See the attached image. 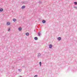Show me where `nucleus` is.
<instances>
[{
  "instance_id": "3",
  "label": "nucleus",
  "mask_w": 77,
  "mask_h": 77,
  "mask_svg": "<svg viewBox=\"0 0 77 77\" xmlns=\"http://www.w3.org/2000/svg\"><path fill=\"white\" fill-rule=\"evenodd\" d=\"M42 23H46V21L45 20H43L42 21Z\"/></svg>"
},
{
  "instance_id": "9",
  "label": "nucleus",
  "mask_w": 77,
  "mask_h": 77,
  "mask_svg": "<svg viewBox=\"0 0 77 77\" xmlns=\"http://www.w3.org/2000/svg\"><path fill=\"white\" fill-rule=\"evenodd\" d=\"M25 8H26V6H23L22 7V9H24Z\"/></svg>"
},
{
  "instance_id": "17",
  "label": "nucleus",
  "mask_w": 77,
  "mask_h": 77,
  "mask_svg": "<svg viewBox=\"0 0 77 77\" xmlns=\"http://www.w3.org/2000/svg\"><path fill=\"white\" fill-rule=\"evenodd\" d=\"M39 63L40 64V66H41V62H40Z\"/></svg>"
},
{
  "instance_id": "12",
  "label": "nucleus",
  "mask_w": 77,
  "mask_h": 77,
  "mask_svg": "<svg viewBox=\"0 0 77 77\" xmlns=\"http://www.w3.org/2000/svg\"><path fill=\"white\" fill-rule=\"evenodd\" d=\"M10 22H7V25H10Z\"/></svg>"
},
{
  "instance_id": "13",
  "label": "nucleus",
  "mask_w": 77,
  "mask_h": 77,
  "mask_svg": "<svg viewBox=\"0 0 77 77\" xmlns=\"http://www.w3.org/2000/svg\"><path fill=\"white\" fill-rule=\"evenodd\" d=\"M74 4H75V5H77V2H74Z\"/></svg>"
},
{
  "instance_id": "2",
  "label": "nucleus",
  "mask_w": 77,
  "mask_h": 77,
  "mask_svg": "<svg viewBox=\"0 0 77 77\" xmlns=\"http://www.w3.org/2000/svg\"><path fill=\"white\" fill-rule=\"evenodd\" d=\"M18 29L19 31H21L22 30V28L21 27H19Z\"/></svg>"
},
{
  "instance_id": "7",
  "label": "nucleus",
  "mask_w": 77,
  "mask_h": 77,
  "mask_svg": "<svg viewBox=\"0 0 77 77\" xmlns=\"http://www.w3.org/2000/svg\"><path fill=\"white\" fill-rule=\"evenodd\" d=\"M13 21L14 22H15V21H17V19H13Z\"/></svg>"
},
{
  "instance_id": "18",
  "label": "nucleus",
  "mask_w": 77,
  "mask_h": 77,
  "mask_svg": "<svg viewBox=\"0 0 77 77\" xmlns=\"http://www.w3.org/2000/svg\"><path fill=\"white\" fill-rule=\"evenodd\" d=\"M38 75H36L34 77H37Z\"/></svg>"
},
{
  "instance_id": "10",
  "label": "nucleus",
  "mask_w": 77,
  "mask_h": 77,
  "mask_svg": "<svg viewBox=\"0 0 77 77\" xmlns=\"http://www.w3.org/2000/svg\"><path fill=\"white\" fill-rule=\"evenodd\" d=\"M26 36H28V35H29V33L28 32H27L26 33Z\"/></svg>"
},
{
  "instance_id": "6",
  "label": "nucleus",
  "mask_w": 77,
  "mask_h": 77,
  "mask_svg": "<svg viewBox=\"0 0 77 77\" xmlns=\"http://www.w3.org/2000/svg\"><path fill=\"white\" fill-rule=\"evenodd\" d=\"M2 11H3V8H0V12H2Z\"/></svg>"
},
{
  "instance_id": "20",
  "label": "nucleus",
  "mask_w": 77,
  "mask_h": 77,
  "mask_svg": "<svg viewBox=\"0 0 77 77\" xmlns=\"http://www.w3.org/2000/svg\"><path fill=\"white\" fill-rule=\"evenodd\" d=\"M23 3H24V4H25V3H26L25 2H23Z\"/></svg>"
},
{
  "instance_id": "16",
  "label": "nucleus",
  "mask_w": 77,
  "mask_h": 77,
  "mask_svg": "<svg viewBox=\"0 0 77 77\" xmlns=\"http://www.w3.org/2000/svg\"><path fill=\"white\" fill-rule=\"evenodd\" d=\"M74 8H75V9H77V7L76 6H74Z\"/></svg>"
},
{
  "instance_id": "11",
  "label": "nucleus",
  "mask_w": 77,
  "mask_h": 77,
  "mask_svg": "<svg viewBox=\"0 0 77 77\" xmlns=\"http://www.w3.org/2000/svg\"><path fill=\"white\" fill-rule=\"evenodd\" d=\"M34 39H35V40H38V37H35L34 38Z\"/></svg>"
},
{
  "instance_id": "1",
  "label": "nucleus",
  "mask_w": 77,
  "mask_h": 77,
  "mask_svg": "<svg viewBox=\"0 0 77 77\" xmlns=\"http://www.w3.org/2000/svg\"><path fill=\"white\" fill-rule=\"evenodd\" d=\"M41 56V54L39 53H38L37 57H40Z\"/></svg>"
},
{
  "instance_id": "15",
  "label": "nucleus",
  "mask_w": 77,
  "mask_h": 77,
  "mask_svg": "<svg viewBox=\"0 0 77 77\" xmlns=\"http://www.w3.org/2000/svg\"><path fill=\"white\" fill-rule=\"evenodd\" d=\"M10 30H11V29L10 28H9L8 30V32H9Z\"/></svg>"
},
{
  "instance_id": "8",
  "label": "nucleus",
  "mask_w": 77,
  "mask_h": 77,
  "mask_svg": "<svg viewBox=\"0 0 77 77\" xmlns=\"http://www.w3.org/2000/svg\"><path fill=\"white\" fill-rule=\"evenodd\" d=\"M38 35L39 36H41V33H40V32H38Z\"/></svg>"
},
{
  "instance_id": "19",
  "label": "nucleus",
  "mask_w": 77,
  "mask_h": 77,
  "mask_svg": "<svg viewBox=\"0 0 77 77\" xmlns=\"http://www.w3.org/2000/svg\"><path fill=\"white\" fill-rule=\"evenodd\" d=\"M39 3H42V2H39Z\"/></svg>"
},
{
  "instance_id": "14",
  "label": "nucleus",
  "mask_w": 77,
  "mask_h": 77,
  "mask_svg": "<svg viewBox=\"0 0 77 77\" xmlns=\"http://www.w3.org/2000/svg\"><path fill=\"white\" fill-rule=\"evenodd\" d=\"M18 70L19 71H20V72H21V69H18Z\"/></svg>"
},
{
  "instance_id": "4",
  "label": "nucleus",
  "mask_w": 77,
  "mask_h": 77,
  "mask_svg": "<svg viewBox=\"0 0 77 77\" xmlns=\"http://www.w3.org/2000/svg\"><path fill=\"white\" fill-rule=\"evenodd\" d=\"M49 47V48H52V45H50Z\"/></svg>"
},
{
  "instance_id": "5",
  "label": "nucleus",
  "mask_w": 77,
  "mask_h": 77,
  "mask_svg": "<svg viewBox=\"0 0 77 77\" xmlns=\"http://www.w3.org/2000/svg\"><path fill=\"white\" fill-rule=\"evenodd\" d=\"M57 39L58 41H60L61 40V37H58L57 38Z\"/></svg>"
}]
</instances>
